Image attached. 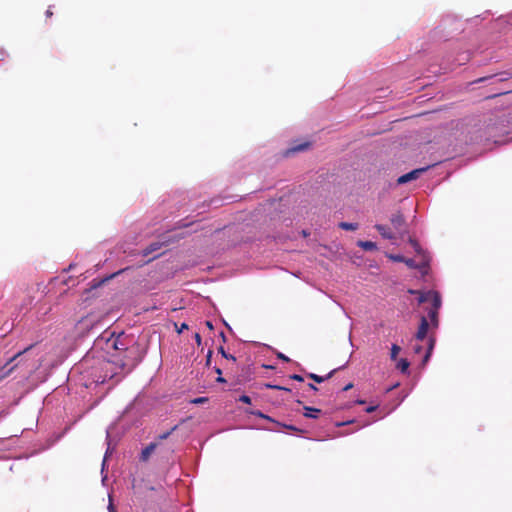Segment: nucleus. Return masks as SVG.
I'll list each match as a JSON object with an SVG mask.
<instances>
[{"label": "nucleus", "mask_w": 512, "mask_h": 512, "mask_svg": "<svg viewBox=\"0 0 512 512\" xmlns=\"http://www.w3.org/2000/svg\"><path fill=\"white\" fill-rule=\"evenodd\" d=\"M512 133V112L502 114L496 119H490L486 126L488 139H493L495 143L500 142L499 138Z\"/></svg>", "instance_id": "nucleus-1"}, {"label": "nucleus", "mask_w": 512, "mask_h": 512, "mask_svg": "<svg viewBox=\"0 0 512 512\" xmlns=\"http://www.w3.org/2000/svg\"><path fill=\"white\" fill-rule=\"evenodd\" d=\"M429 167H424V168H419V169H414L402 176H400L398 179H397V184L398 185H402V184H406L410 181H413V180H416L420 177V175L422 173H424Z\"/></svg>", "instance_id": "nucleus-2"}, {"label": "nucleus", "mask_w": 512, "mask_h": 512, "mask_svg": "<svg viewBox=\"0 0 512 512\" xmlns=\"http://www.w3.org/2000/svg\"><path fill=\"white\" fill-rule=\"evenodd\" d=\"M390 222L396 233H402L404 231L405 219L402 213L396 212L392 214Z\"/></svg>", "instance_id": "nucleus-3"}, {"label": "nucleus", "mask_w": 512, "mask_h": 512, "mask_svg": "<svg viewBox=\"0 0 512 512\" xmlns=\"http://www.w3.org/2000/svg\"><path fill=\"white\" fill-rule=\"evenodd\" d=\"M428 328H429V323L427 321V318L422 316L420 319V325L418 327V331L415 335L416 339L419 341L424 340L427 336Z\"/></svg>", "instance_id": "nucleus-4"}, {"label": "nucleus", "mask_w": 512, "mask_h": 512, "mask_svg": "<svg viewBox=\"0 0 512 512\" xmlns=\"http://www.w3.org/2000/svg\"><path fill=\"white\" fill-rule=\"evenodd\" d=\"M375 229L380 233L384 239L394 240L396 238V232H393L388 226L382 224H376Z\"/></svg>", "instance_id": "nucleus-5"}, {"label": "nucleus", "mask_w": 512, "mask_h": 512, "mask_svg": "<svg viewBox=\"0 0 512 512\" xmlns=\"http://www.w3.org/2000/svg\"><path fill=\"white\" fill-rule=\"evenodd\" d=\"M158 446V442H152L149 445H147L142 451L139 456V460L141 462H147L151 456V454L156 450Z\"/></svg>", "instance_id": "nucleus-6"}, {"label": "nucleus", "mask_w": 512, "mask_h": 512, "mask_svg": "<svg viewBox=\"0 0 512 512\" xmlns=\"http://www.w3.org/2000/svg\"><path fill=\"white\" fill-rule=\"evenodd\" d=\"M344 367H345V365L335 368L332 371H330L326 376H320L315 373H308L307 376H308V378L312 379L316 383H322L325 380L330 379L338 370H340Z\"/></svg>", "instance_id": "nucleus-7"}, {"label": "nucleus", "mask_w": 512, "mask_h": 512, "mask_svg": "<svg viewBox=\"0 0 512 512\" xmlns=\"http://www.w3.org/2000/svg\"><path fill=\"white\" fill-rule=\"evenodd\" d=\"M31 347H32V345H31V346H29V347H27V348H25L23 351L18 352L16 355H14V356L9 360V362H8L5 366H3V367L1 368V370H0V372H1L0 380H1V379H3L4 377L8 376V375H9V374H10V373L15 369V366H12V367H11V368H9L7 371H4V370H5V368H6V366H7L9 363L13 362L16 358H18L19 356H21L23 353H25L26 351H28Z\"/></svg>", "instance_id": "nucleus-8"}, {"label": "nucleus", "mask_w": 512, "mask_h": 512, "mask_svg": "<svg viewBox=\"0 0 512 512\" xmlns=\"http://www.w3.org/2000/svg\"><path fill=\"white\" fill-rule=\"evenodd\" d=\"M434 292L435 291L419 292V291H415V290H409V293H411V294H419L418 302L420 304L427 302V301H431V298H432L431 294H434Z\"/></svg>", "instance_id": "nucleus-9"}, {"label": "nucleus", "mask_w": 512, "mask_h": 512, "mask_svg": "<svg viewBox=\"0 0 512 512\" xmlns=\"http://www.w3.org/2000/svg\"><path fill=\"white\" fill-rule=\"evenodd\" d=\"M304 410H305L304 416L307 418H317L321 412L320 409L312 408V407H308V406H305Z\"/></svg>", "instance_id": "nucleus-10"}, {"label": "nucleus", "mask_w": 512, "mask_h": 512, "mask_svg": "<svg viewBox=\"0 0 512 512\" xmlns=\"http://www.w3.org/2000/svg\"><path fill=\"white\" fill-rule=\"evenodd\" d=\"M161 245H162V244H161V243H159V242L151 243L148 247H146V248L143 250V252H142L143 256H148L149 254H151V253H153V252H155V251L159 250V249L161 248Z\"/></svg>", "instance_id": "nucleus-11"}, {"label": "nucleus", "mask_w": 512, "mask_h": 512, "mask_svg": "<svg viewBox=\"0 0 512 512\" xmlns=\"http://www.w3.org/2000/svg\"><path fill=\"white\" fill-rule=\"evenodd\" d=\"M432 295V298H431V302H432V307L430 309H435V310H438L440 309V306H441V297L439 295L438 292H434V294H431Z\"/></svg>", "instance_id": "nucleus-12"}, {"label": "nucleus", "mask_w": 512, "mask_h": 512, "mask_svg": "<svg viewBox=\"0 0 512 512\" xmlns=\"http://www.w3.org/2000/svg\"><path fill=\"white\" fill-rule=\"evenodd\" d=\"M358 246L363 248L366 251H372L377 249L376 243L372 241H359Z\"/></svg>", "instance_id": "nucleus-13"}, {"label": "nucleus", "mask_w": 512, "mask_h": 512, "mask_svg": "<svg viewBox=\"0 0 512 512\" xmlns=\"http://www.w3.org/2000/svg\"><path fill=\"white\" fill-rule=\"evenodd\" d=\"M309 146H310V143H308V142H305V143H302V144H299V145L293 146V147H291L290 149H288L287 154H289V153H291V152H292V153H295V152L304 151V150H306Z\"/></svg>", "instance_id": "nucleus-14"}, {"label": "nucleus", "mask_w": 512, "mask_h": 512, "mask_svg": "<svg viewBox=\"0 0 512 512\" xmlns=\"http://www.w3.org/2000/svg\"><path fill=\"white\" fill-rule=\"evenodd\" d=\"M339 227L343 230L355 231L358 229V224L350 223V222H341V223H339Z\"/></svg>", "instance_id": "nucleus-15"}, {"label": "nucleus", "mask_w": 512, "mask_h": 512, "mask_svg": "<svg viewBox=\"0 0 512 512\" xmlns=\"http://www.w3.org/2000/svg\"><path fill=\"white\" fill-rule=\"evenodd\" d=\"M438 312L439 311L435 309H430L428 311V317L430 318L431 323L434 327L438 326Z\"/></svg>", "instance_id": "nucleus-16"}, {"label": "nucleus", "mask_w": 512, "mask_h": 512, "mask_svg": "<svg viewBox=\"0 0 512 512\" xmlns=\"http://www.w3.org/2000/svg\"><path fill=\"white\" fill-rule=\"evenodd\" d=\"M409 362L407 359H400L397 363V369H399L402 373H406L409 368Z\"/></svg>", "instance_id": "nucleus-17"}, {"label": "nucleus", "mask_w": 512, "mask_h": 512, "mask_svg": "<svg viewBox=\"0 0 512 512\" xmlns=\"http://www.w3.org/2000/svg\"><path fill=\"white\" fill-rule=\"evenodd\" d=\"M434 344H435V339L430 337L429 340H428V349H427V352L424 356V362H427L431 353H432V350L434 348Z\"/></svg>", "instance_id": "nucleus-18"}, {"label": "nucleus", "mask_w": 512, "mask_h": 512, "mask_svg": "<svg viewBox=\"0 0 512 512\" xmlns=\"http://www.w3.org/2000/svg\"><path fill=\"white\" fill-rule=\"evenodd\" d=\"M218 352H219V353L222 355V357H224L225 359H227V360H232L233 362H235V361H236V357H235V356H233L232 354H228V353L225 351V349H224V347H223V346H220V347L218 348Z\"/></svg>", "instance_id": "nucleus-19"}, {"label": "nucleus", "mask_w": 512, "mask_h": 512, "mask_svg": "<svg viewBox=\"0 0 512 512\" xmlns=\"http://www.w3.org/2000/svg\"><path fill=\"white\" fill-rule=\"evenodd\" d=\"M400 350H401V348L397 344H393L392 345V347H391V355H390L392 360H396Z\"/></svg>", "instance_id": "nucleus-20"}, {"label": "nucleus", "mask_w": 512, "mask_h": 512, "mask_svg": "<svg viewBox=\"0 0 512 512\" xmlns=\"http://www.w3.org/2000/svg\"><path fill=\"white\" fill-rule=\"evenodd\" d=\"M176 429H177V426H174L173 428H171V430H169V431H167V432H165V433L159 434V435L157 436V440L162 441V440L167 439V438L171 435V433H172L174 430H176Z\"/></svg>", "instance_id": "nucleus-21"}, {"label": "nucleus", "mask_w": 512, "mask_h": 512, "mask_svg": "<svg viewBox=\"0 0 512 512\" xmlns=\"http://www.w3.org/2000/svg\"><path fill=\"white\" fill-rule=\"evenodd\" d=\"M250 413H251V414H253V415H255V416H257V417H260V418L266 419V420H268V421H271V422H274V423L276 422V421H275L274 419H272L270 416L263 414L261 411H255V412H254V411H252V412H250Z\"/></svg>", "instance_id": "nucleus-22"}, {"label": "nucleus", "mask_w": 512, "mask_h": 512, "mask_svg": "<svg viewBox=\"0 0 512 512\" xmlns=\"http://www.w3.org/2000/svg\"><path fill=\"white\" fill-rule=\"evenodd\" d=\"M409 243L411 244V246L413 247L415 252H417L419 254L422 253V249H421L419 243L415 239L410 238Z\"/></svg>", "instance_id": "nucleus-23"}, {"label": "nucleus", "mask_w": 512, "mask_h": 512, "mask_svg": "<svg viewBox=\"0 0 512 512\" xmlns=\"http://www.w3.org/2000/svg\"><path fill=\"white\" fill-rule=\"evenodd\" d=\"M404 263H405L408 267H410V268H421V266L417 265L413 259H406V258H405ZM426 264H427V263L423 264V265H422V267H423V266H425Z\"/></svg>", "instance_id": "nucleus-24"}, {"label": "nucleus", "mask_w": 512, "mask_h": 512, "mask_svg": "<svg viewBox=\"0 0 512 512\" xmlns=\"http://www.w3.org/2000/svg\"><path fill=\"white\" fill-rule=\"evenodd\" d=\"M265 387L268 389L284 390V391L290 392L289 388H286V387L280 386V385L265 384Z\"/></svg>", "instance_id": "nucleus-25"}, {"label": "nucleus", "mask_w": 512, "mask_h": 512, "mask_svg": "<svg viewBox=\"0 0 512 512\" xmlns=\"http://www.w3.org/2000/svg\"><path fill=\"white\" fill-rule=\"evenodd\" d=\"M275 423H277L278 425H281L282 427L287 428L289 430L296 431V432H302L301 429H299V428H297V427H295L293 425L281 424V423H279L277 421Z\"/></svg>", "instance_id": "nucleus-26"}, {"label": "nucleus", "mask_w": 512, "mask_h": 512, "mask_svg": "<svg viewBox=\"0 0 512 512\" xmlns=\"http://www.w3.org/2000/svg\"><path fill=\"white\" fill-rule=\"evenodd\" d=\"M239 401L246 403V404H250L251 398L248 395H242V396H240Z\"/></svg>", "instance_id": "nucleus-27"}, {"label": "nucleus", "mask_w": 512, "mask_h": 512, "mask_svg": "<svg viewBox=\"0 0 512 512\" xmlns=\"http://www.w3.org/2000/svg\"><path fill=\"white\" fill-rule=\"evenodd\" d=\"M212 354H213L212 350H209L207 353V356H206V365L207 366H209L211 363Z\"/></svg>", "instance_id": "nucleus-28"}, {"label": "nucleus", "mask_w": 512, "mask_h": 512, "mask_svg": "<svg viewBox=\"0 0 512 512\" xmlns=\"http://www.w3.org/2000/svg\"><path fill=\"white\" fill-rule=\"evenodd\" d=\"M290 378L292 380H296V381H299V382H302L304 380L303 377L301 375H298V374H293V375L290 376Z\"/></svg>", "instance_id": "nucleus-29"}, {"label": "nucleus", "mask_w": 512, "mask_h": 512, "mask_svg": "<svg viewBox=\"0 0 512 512\" xmlns=\"http://www.w3.org/2000/svg\"><path fill=\"white\" fill-rule=\"evenodd\" d=\"M391 258H392L394 261H397V262H404V261H405V257L400 256V255L391 256Z\"/></svg>", "instance_id": "nucleus-30"}, {"label": "nucleus", "mask_w": 512, "mask_h": 512, "mask_svg": "<svg viewBox=\"0 0 512 512\" xmlns=\"http://www.w3.org/2000/svg\"><path fill=\"white\" fill-rule=\"evenodd\" d=\"M502 75H503V78H501V81L508 80L512 77V74L510 72H504V73H502Z\"/></svg>", "instance_id": "nucleus-31"}, {"label": "nucleus", "mask_w": 512, "mask_h": 512, "mask_svg": "<svg viewBox=\"0 0 512 512\" xmlns=\"http://www.w3.org/2000/svg\"><path fill=\"white\" fill-rule=\"evenodd\" d=\"M377 407H378V405H372V406L367 407V408L365 409V411H366L367 413H372V412H374V411L377 409Z\"/></svg>", "instance_id": "nucleus-32"}, {"label": "nucleus", "mask_w": 512, "mask_h": 512, "mask_svg": "<svg viewBox=\"0 0 512 512\" xmlns=\"http://www.w3.org/2000/svg\"><path fill=\"white\" fill-rule=\"evenodd\" d=\"M277 357H278L279 359H281V360L285 361V362H289V361H290V359H289L287 356H285L284 354H282V353H278V354H277Z\"/></svg>", "instance_id": "nucleus-33"}, {"label": "nucleus", "mask_w": 512, "mask_h": 512, "mask_svg": "<svg viewBox=\"0 0 512 512\" xmlns=\"http://www.w3.org/2000/svg\"><path fill=\"white\" fill-rule=\"evenodd\" d=\"M194 338H195V340H196V343H197L198 345H200V344H201V336H200V334H199V333H195Z\"/></svg>", "instance_id": "nucleus-34"}, {"label": "nucleus", "mask_w": 512, "mask_h": 512, "mask_svg": "<svg viewBox=\"0 0 512 512\" xmlns=\"http://www.w3.org/2000/svg\"><path fill=\"white\" fill-rule=\"evenodd\" d=\"M205 325L207 326V328H208L209 330H213V328H214V327H213V324H212V322H211V321H206V322H205Z\"/></svg>", "instance_id": "nucleus-35"}, {"label": "nucleus", "mask_w": 512, "mask_h": 512, "mask_svg": "<svg viewBox=\"0 0 512 512\" xmlns=\"http://www.w3.org/2000/svg\"><path fill=\"white\" fill-rule=\"evenodd\" d=\"M184 329H188V325L186 323H182L181 328L178 330V333H181Z\"/></svg>", "instance_id": "nucleus-36"}, {"label": "nucleus", "mask_w": 512, "mask_h": 512, "mask_svg": "<svg viewBox=\"0 0 512 512\" xmlns=\"http://www.w3.org/2000/svg\"><path fill=\"white\" fill-rule=\"evenodd\" d=\"M353 388V384L352 383H348L344 388H343V391H348L350 389Z\"/></svg>", "instance_id": "nucleus-37"}, {"label": "nucleus", "mask_w": 512, "mask_h": 512, "mask_svg": "<svg viewBox=\"0 0 512 512\" xmlns=\"http://www.w3.org/2000/svg\"><path fill=\"white\" fill-rule=\"evenodd\" d=\"M216 381L219 382V383H225L226 382L225 378H223L221 375H219L217 377Z\"/></svg>", "instance_id": "nucleus-38"}, {"label": "nucleus", "mask_w": 512, "mask_h": 512, "mask_svg": "<svg viewBox=\"0 0 512 512\" xmlns=\"http://www.w3.org/2000/svg\"><path fill=\"white\" fill-rule=\"evenodd\" d=\"M308 387H309L310 389L314 390V391H317V390H318V388H317L314 384H312V383H309V384H308Z\"/></svg>", "instance_id": "nucleus-39"}, {"label": "nucleus", "mask_w": 512, "mask_h": 512, "mask_svg": "<svg viewBox=\"0 0 512 512\" xmlns=\"http://www.w3.org/2000/svg\"><path fill=\"white\" fill-rule=\"evenodd\" d=\"M215 372L219 375H222V370L219 367H214Z\"/></svg>", "instance_id": "nucleus-40"}, {"label": "nucleus", "mask_w": 512, "mask_h": 512, "mask_svg": "<svg viewBox=\"0 0 512 512\" xmlns=\"http://www.w3.org/2000/svg\"><path fill=\"white\" fill-rule=\"evenodd\" d=\"M53 15V12L51 11V9L49 8L47 11H46V16L47 17H51Z\"/></svg>", "instance_id": "nucleus-41"}, {"label": "nucleus", "mask_w": 512, "mask_h": 512, "mask_svg": "<svg viewBox=\"0 0 512 512\" xmlns=\"http://www.w3.org/2000/svg\"><path fill=\"white\" fill-rule=\"evenodd\" d=\"M205 400H206L205 398H198V399H196L194 402H195V403H202V402H204Z\"/></svg>", "instance_id": "nucleus-42"}, {"label": "nucleus", "mask_w": 512, "mask_h": 512, "mask_svg": "<svg viewBox=\"0 0 512 512\" xmlns=\"http://www.w3.org/2000/svg\"><path fill=\"white\" fill-rule=\"evenodd\" d=\"M414 351H415L416 353H420V351H421V346H415V347H414Z\"/></svg>", "instance_id": "nucleus-43"}, {"label": "nucleus", "mask_w": 512, "mask_h": 512, "mask_svg": "<svg viewBox=\"0 0 512 512\" xmlns=\"http://www.w3.org/2000/svg\"><path fill=\"white\" fill-rule=\"evenodd\" d=\"M356 403L359 404V405H362V404L365 403V401L364 400H357Z\"/></svg>", "instance_id": "nucleus-44"}, {"label": "nucleus", "mask_w": 512, "mask_h": 512, "mask_svg": "<svg viewBox=\"0 0 512 512\" xmlns=\"http://www.w3.org/2000/svg\"><path fill=\"white\" fill-rule=\"evenodd\" d=\"M486 79H488V77L480 78L479 80H477V82H483V81H485Z\"/></svg>", "instance_id": "nucleus-45"}, {"label": "nucleus", "mask_w": 512, "mask_h": 512, "mask_svg": "<svg viewBox=\"0 0 512 512\" xmlns=\"http://www.w3.org/2000/svg\"><path fill=\"white\" fill-rule=\"evenodd\" d=\"M221 337L223 338V341L225 342L226 341V337H225V334L223 332H221Z\"/></svg>", "instance_id": "nucleus-46"}, {"label": "nucleus", "mask_w": 512, "mask_h": 512, "mask_svg": "<svg viewBox=\"0 0 512 512\" xmlns=\"http://www.w3.org/2000/svg\"><path fill=\"white\" fill-rule=\"evenodd\" d=\"M109 509H110V511H111V512H114V510H113V506H112V504H111V503H110V505H109Z\"/></svg>", "instance_id": "nucleus-47"}, {"label": "nucleus", "mask_w": 512, "mask_h": 512, "mask_svg": "<svg viewBox=\"0 0 512 512\" xmlns=\"http://www.w3.org/2000/svg\"><path fill=\"white\" fill-rule=\"evenodd\" d=\"M509 92H512V90H511V91H508V93H509ZM503 94H507V92H504Z\"/></svg>", "instance_id": "nucleus-48"}]
</instances>
